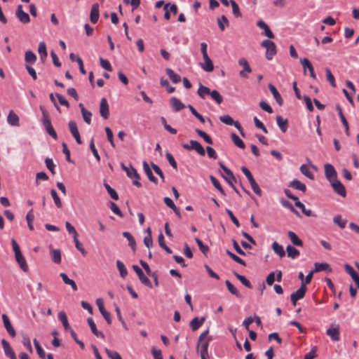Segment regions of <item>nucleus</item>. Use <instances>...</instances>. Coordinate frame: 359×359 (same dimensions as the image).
<instances>
[{"instance_id": "f3484780", "label": "nucleus", "mask_w": 359, "mask_h": 359, "mask_svg": "<svg viewBox=\"0 0 359 359\" xmlns=\"http://www.w3.org/2000/svg\"><path fill=\"white\" fill-rule=\"evenodd\" d=\"M300 62H301L303 69H304V73L306 74V69H308L310 72L311 77H312L313 79H316V74L314 72V68H313L312 64L310 62V61L307 58H303V59H301Z\"/></svg>"}, {"instance_id": "e433bc0d", "label": "nucleus", "mask_w": 359, "mask_h": 359, "mask_svg": "<svg viewBox=\"0 0 359 359\" xmlns=\"http://www.w3.org/2000/svg\"><path fill=\"white\" fill-rule=\"evenodd\" d=\"M166 74L169 79L174 83H177L181 81V76L176 74L172 69L166 68Z\"/></svg>"}, {"instance_id": "f8f14e48", "label": "nucleus", "mask_w": 359, "mask_h": 359, "mask_svg": "<svg viewBox=\"0 0 359 359\" xmlns=\"http://www.w3.org/2000/svg\"><path fill=\"white\" fill-rule=\"evenodd\" d=\"M2 320H3V323H4V327L6 330V331L8 332V333L9 334V335L11 337H15L16 335V332H15V329L13 328L7 314H6V313L2 314Z\"/></svg>"}, {"instance_id": "0e129e2a", "label": "nucleus", "mask_w": 359, "mask_h": 359, "mask_svg": "<svg viewBox=\"0 0 359 359\" xmlns=\"http://www.w3.org/2000/svg\"><path fill=\"white\" fill-rule=\"evenodd\" d=\"M230 4L232 7V11L236 18L241 17L242 14L237 3L234 0H230Z\"/></svg>"}, {"instance_id": "6ab92c4d", "label": "nucleus", "mask_w": 359, "mask_h": 359, "mask_svg": "<svg viewBox=\"0 0 359 359\" xmlns=\"http://www.w3.org/2000/svg\"><path fill=\"white\" fill-rule=\"evenodd\" d=\"M130 165V169H129L127 166H126V165L123 163H121V168L124 171H126V175L128 177L140 180V177L139 174L137 173L136 169H135L131 165Z\"/></svg>"}, {"instance_id": "49530a36", "label": "nucleus", "mask_w": 359, "mask_h": 359, "mask_svg": "<svg viewBox=\"0 0 359 359\" xmlns=\"http://www.w3.org/2000/svg\"><path fill=\"white\" fill-rule=\"evenodd\" d=\"M210 180L212 182V184H213V186L223 195V196H226V193L224 191V190L223 189L222 187L221 186L219 180L215 177L214 176L212 175H210Z\"/></svg>"}, {"instance_id": "72a5a7b5", "label": "nucleus", "mask_w": 359, "mask_h": 359, "mask_svg": "<svg viewBox=\"0 0 359 359\" xmlns=\"http://www.w3.org/2000/svg\"><path fill=\"white\" fill-rule=\"evenodd\" d=\"M257 25L261 28V29H264V34L269 39H273L274 38V34H273V32L271 31V29H269V26L262 20H259L257 22Z\"/></svg>"}, {"instance_id": "774afa93", "label": "nucleus", "mask_w": 359, "mask_h": 359, "mask_svg": "<svg viewBox=\"0 0 359 359\" xmlns=\"http://www.w3.org/2000/svg\"><path fill=\"white\" fill-rule=\"evenodd\" d=\"M50 194L53 197V199L54 201L55 205L59 208H62V203L61 200H60V197L58 196L56 191L55 189H51Z\"/></svg>"}, {"instance_id": "f704fd0d", "label": "nucleus", "mask_w": 359, "mask_h": 359, "mask_svg": "<svg viewBox=\"0 0 359 359\" xmlns=\"http://www.w3.org/2000/svg\"><path fill=\"white\" fill-rule=\"evenodd\" d=\"M58 319L61 321L65 330L67 331L71 329L66 313L65 311H61L58 313Z\"/></svg>"}, {"instance_id": "de8ad7c7", "label": "nucleus", "mask_w": 359, "mask_h": 359, "mask_svg": "<svg viewBox=\"0 0 359 359\" xmlns=\"http://www.w3.org/2000/svg\"><path fill=\"white\" fill-rule=\"evenodd\" d=\"M234 276L236 277L238 280H239L243 285H244L248 288H252V284L250 283V280H248L244 276H242L237 272H233Z\"/></svg>"}, {"instance_id": "423d86ee", "label": "nucleus", "mask_w": 359, "mask_h": 359, "mask_svg": "<svg viewBox=\"0 0 359 359\" xmlns=\"http://www.w3.org/2000/svg\"><path fill=\"white\" fill-rule=\"evenodd\" d=\"M96 304H97V307L99 309L100 312L101 313V314L102 315L104 318L106 320V321L108 323V325H111V323H112L111 318V314H110L109 312H108L105 309V308L104 306V303H103L102 299H101V298L97 299Z\"/></svg>"}, {"instance_id": "8fccbe9b", "label": "nucleus", "mask_w": 359, "mask_h": 359, "mask_svg": "<svg viewBox=\"0 0 359 359\" xmlns=\"http://www.w3.org/2000/svg\"><path fill=\"white\" fill-rule=\"evenodd\" d=\"M195 132L201 137H202L204 141L205 142H207L208 144H213V142H212V138L206 133H205L204 131L198 129V128H196L195 130Z\"/></svg>"}, {"instance_id": "c756f323", "label": "nucleus", "mask_w": 359, "mask_h": 359, "mask_svg": "<svg viewBox=\"0 0 359 359\" xmlns=\"http://www.w3.org/2000/svg\"><path fill=\"white\" fill-rule=\"evenodd\" d=\"M205 320V317H202L201 318H198V317H195L194 318H193L191 320L189 325H190L191 330L194 332V331L197 330L203 324Z\"/></svg>"}, {"instance_id": "79ce46f5", "label": "nucleus", "mask_w": 359, "mask_h": 359, "mask_svg": "<svg viewBox=\"0 0 359 359\" xmlns=\"http://www.w3.org/2000/svg\"><path fill=\"white\" fill-rule=\"evenodd\" d=\"M287 234H288V236H289L290 239L291 240L292 243L294 245H297V246H302L303 245L302 241L296 235L295 233L290 231H288Z\"/></svg>"}, {"instance_id": "dca6fc26", "label": "nucleus", "mask_w": 359, "mask_h": 359, "mask_svg": "<svg viewBox=\"0 0 359 359\" xmlns=\"http://www.w3.org/2000/svg\"><path fill=\"white\" fill-rule=\"evenodd\" d=\"M326 334L330 337L332 341H338L340 339L339 326L338 325L334 327L331 326L329 329L327 330Z\"/></svg>"}, {"instance_id": "e2e57ef3", "label": "nucleus", "mask_w": 359, "mask_h": 359, "mask_svg": "<svg viewBox=\"0 0 359 359\" xmlns=\"http://www.w3.org/2000/svg\"><path fill=\"white\" fill-rule=\"evenodd\" d=\"M301 172L307 177L309 179L313 180L314 176L313 173L309 170L308 166L306 164H303L300 167Z\"/></svg>"}, {"instance_id": "13d9d810", "label": "nucleus", "mask_w": 359, "mask_h": 359, "mask_svg": "<svg viewBox=\"0 0 359 359\" xmlns=\"http://www.w3.org/2000/svg\"><path fill=\"white\" fill-rule=\"evenodd\" d=\"M52 260L55 264L61 263V252L59 249H55L51 252Z\"/></svg>"}, {"instance_id": "6e6d98bb", "label": "nucleus", "mask_w": 359, "mask_h": 359, "mask_svg": "<svg viewBox=\"0 0 359 359\" xmlns=\"http://www.w3.org/2000/svg\"><path fill=\"white\" fill-rule=\"evenodd\" d=\"M280 203L282 204V205L286 208H288L289 210H290L292 212H294L296 215L297 216H300L299 212L293 207V205H292V203L290 202H289L288 201H286L283 198H282L280 201Z\"/></svg>"}, {"instance_id": "bb28decb", "label": "nucleus", "mask_w": 359, "mask_h": 359, "mask_svg": "<svg viewBox=\"0 0 359 359\" xmlns=\"http://www.w3.org/2000/svg\"><path fill=\"white\" fill-rule=\"evenodd\" d=\"M336 108H337V110L338 111L339 116L340 117L341 123L345 128L346 135L347 136H350L348 123V121H347L346 117L344 116V115L343 114L342 109L339 105H337Z\"/></svg>"}, {"instance_id": "680f3d73", "label": "nucleus", "mask_w": 359, "mask_h": 359, "mask_svg": "<svg viewBox=\"0 0 359 359\" xmlns=\"http://www.w3.org/2000/svg\"><path fill=\"white\" fill-rule=\"evenodd\" d=\"M210 95L211 96L212 99L214 100L218 104H220L223 102L222 96L216 90L211 91Z\"/></svg>"}, {"instance_id": "4c0bfd02", "label": "nucleus", "mask_w": 359, "mask_h": 359, "mask_svg": "<svg viewBox=\"0 0 359 359\" xmlns=\"http://www.w3.org/2000/svg\"><path fill=\"white\" fill-rule=\"evenodd\" d=\"M123 236L128 241V245L135 252L136 250V242L131 233L128 231H124L123 232Z\"/></svg>"}, {"instance_id": "cd10ccee", "label": "nucleus", "mask_w": 359, "mask_h": 359, "mask_svg": "<svg viewBox=\"0 0 359 359\" xmlns=\"http://www.w3.org/2000/svg\"><path fill=\"white\" fill-rule=\"evenodd\" d=\"M276 119L277 125L280 128V130L283 133H285L289 126L288 120L287 118H283L281 116H277Z\"/></svg>"}, {"instance_id": "473e14b6", "label": "nucleus", "mask_w": 359, "mask_h": 359, "mask_svg": "<svg viewBox=\"0 0 359 359\" xmlns=\"http://www.w3.org/2000/svg\"><path fill=\"white\" fill-rule=\"evenodd\" d=\"M170 104L175 111H180L185 108V105L181 102V100L175 97H172L170 99Z\"/></svg>"}, {"instance_id": "c9c22d12", "label": "nucleus", "mask_w": 359, "mask_h": 359, "mask_svg": "<svg viewBox=\"0 0 359 359\" xmlns=\"http://www.w3.org/2000/svg\"><path fill=\"white\" fill-rule=\"evenodd\" d=\"M60 276L62 278L63 282L66 284V285H69L72 287V289L74 290V291H77L78 290V287H77V285L76 284V283L74 282V280L72 279H70L68 276L65 273H61L60 274Z\"/></svg>"}, {"instance_id": "ea45409f", "label": "nucleus", "mask_w": 359, "mask_h": 359, "mask_svg": "<svg viewBox=\"0 0 359 359\" xmlns=\"http://www.w3.org/2000/svg\"><path fill=\"white\" fill-rule=\"evenodd\" d=\"M217 24L219 29L222 32H224L226 29V27L229 25V20L224 15H222L220 18H217Z\"/></svg>"}, {"instance_id": "6e6552de", "label": "nucleus", "mask_w": 359, "mask_h": 359, "mask_svg": "<svg viewBox=\"0 0 359 359\" xmlns=\"http://www.w3.org/2000/svg\"><path fill=\"white\" fill-rule=\"evenodd\" d=\"M325 175L330 182L337 179V171L332 164L326 163L325 165Z\"/></svg>"}, {"instance_id": "7c9ffc66", "label": "nucleus", "mask_w": 359, "mask_h": 359, "mask_svg": "<svg viewBox=\"0 0 359 359\" xmlns=\"http://www.w3.org/2000/svg\"><path fill=\"white\" fill-rule=\"evenodd\" d=\"M314 265H315L314 271H316V273L320 272V271H326L327 273H331L332 271V268L330 267V264H328L327 263H325V262H323V263L316 262V263H315Z\"/></svg>"}, {"instance_id": "3c124183", "label": "nucleus", "mask_w": 359, "mask_h": 359, "mask_svg": "<svg viewBox=\"0 0 359 359\" xmlns=\"http://www.w3.org/2000/svg\"><path fill=\"white\" fill-rule=\"evenodd\" d=\"M210 92L211 91L209 88L200 83L197 93L202 99H204L206 95H210Z\"/></svg>"}, {"instance_id": "7ed1b4c3", "label": "nucleus", "mask_w": 359, "mask_h": 359, "mask_svg": "<svg viewBox=\"0 0 359 359\" xmlns=\"http://www.w3.org/2000/svg\"><path fill=\"white\" fill-rule=\"evenodd\" d=\"M261 46L266 48V58L271 60L276 54L275 43L269 39H266L262 42Z\"/></svg>"}, {"instance_id": "4468645a", "label": "nucleus", "mask_w": 359, "mask_h": 359, "mask_svg": "<svg viewBox=\"0 0 359 359\" xmlns=\"http://www.w3.org/2000/svg\"><path fill=\"white\" fill-rule=\"evenodd\" d=\"M100 113L104 119H107L109 116V109L107 100L105 97H102L100 101Z\"/></svg>"}, {"instance_id": "4be33fe9", "label": "nucleus", "mask_w": 359, "mask_h": 359, "mask_svg": "<svg viewBox=\"0 0 359 359\" xmlns=\"http://www.w3.org/2000/svg\"><path fill=\"white\" fill-rule=\"evenodd\" d=\"M99 4L95 3L93 4L90 11V19L92 23L95 24L99 19Z\"/></svg>"}, {"instance_id": "f03ea898", "label": "nucleus", "mask_w": 359, "mask_h": 359, "mask_svg": "<svg viewBox=\"0 0 359 359\" xmlns=\"http://www.w3.org/2000/svg\"><path fill=\"white\" fill-rule=\"evenodd\" d=\"M241 170L243 172V174L246 176V177L248 178V180L249 181V183L250 184L251 188L253 190V191L257 195L261 196L262 194V191L261 189L259 188L258 184L256 182L255 180L254 179L252 173L248 170V168H247L245 166H243L241 168Z\"/></svg>"}, {"instance_id": "2f4dec72", "label": "nucleus", "mask_w": 359, "mask_h": 359, "mask_svg": "<svg viewBox=\"0 0 359 359\" xmlns=\"http://www.w3.org/2000/svg\"><path fill=\"white\" fill-rule=\"evenodd\" d=\"M289 187H292L294 189L299 190V191H302L303 193H305L306 191V185L302 183L297 179H294L292 181H291L289 184Z\"/></svg>"}, {"instance_id": "9d476101", "label": "nucleus", "mask_w": 359, "mask_h": 359, "mask_svg": "<svg viewBox=\"0 0 359 359\" xmlns=\"http://www.w3.org/2000/svg\"><path fill=\"white\" fill-rule=\"evenodd\" d=\"M15 15L19 21L22 24H27L30 22L29 15L22 10V6L21 4L17 6Z\"/></svg>"}, {"instance_id": "4d7b16f0", "label": "nucleus", "mask_w": 359, "mask_h": 359, "mask_svg": "<svg viewBox=\"0 0 359 359\" xmlns=\"http://www.w3.org/2000/svg\"><path fill=\"white\" fill-rule=\"evenodd\" d=\"M294 204H295V206H297V208H299L302 210V212L305 215H306L308 217L314 216L312 213L311 210H306L305 208V205L301 201H299V200H298Z\"/></svg>"}, {"instance_id": "09e8293b", "label": "nucleus", "mask_w": 359, "mask_h": 359, "mask_svg": "<svg viewBox=\"0 0 359 359\" xmlns=\"http://www.w3.org/2000/svg\"><path fill=\"white\" fill-rule=\"evenodd\" d=\"M225 284L230 293L237 297H241V294L239 293L237 288L229 280H226Z\"/></svg>"}, {"instance_id": "864d4df0", "label": "nucleus", "mask_w": 359, "mask_h": 359, "mask_svg": "<svg viewBox=\"0 0 359 359\" xmlns=\"http://www.w3.org/2000/svg\"><path fill=\"white\" fill-rule=\"evenodd\" d=\"M226 255L229 257H231L234 262H236L238 264H240L241 265L244 266L246 265L245 262L243 259L240 258L238 256H237L236 255H235L230 250H226Z\"/></svg>"}, {"instance_id": "393cba45", "label": "nucleus", "mask_w": 359, "mask_h": 359, "mask_svg": "<svg viewBox=\"0 0 359 359\" xmlns=\"http://www.w3.org/2000/svg\"><path fill=\"white\" fill-rule=\"evenodd\" d=\"M142 165H143L144 171L145 174L147 175L149 180L151 182H154V184H157L158 180L153 175V172H152L149 164L147 163V162L144 161Z\"/></svg>"}, {"instance_id": "338daca9", "label": "nucleus", "mask_w": 359, "mask_h": 359, "mask_svg": "<svg viewBox=\"0 0 359 359\" xmlns=\"http://www.w3.org/2000/svg\"><path fill=\"white\" fill-rule=\"evenodd\" d=\"M104 351L110 359H122L121 356L117 351H111L108 348H105Z\"/></svg>"}, {"instance_id": "1a4fd4ad", "label": "nucleus", "mask_w": 359, "mask_h": 359, "mask_svg": "<svg viewBox=\"0 0 359 359\" xmlns=\"http://www.w3.org/2000/svg\"><path fill=\"white\" fill-rule=\"evenodd\" d=\"M68 126L69 128V131L72 136L74 137L76 143L78 144H81L82 141L81 139L80 133L77 127V124L74 121H70L68 123Z\"/></svg>"}, {"instance_id": "58836bf2", "label": "nucleus", "mask_w": 359, "mask_h": 359, "mask_svg": "<svg viewBox=\"0 0 359 359\" xmlns=\"http://www.w3.org/2000/svg\"><path fill=\"white\" fill-rule=\"evenodd\" d=\"M38 52L40 55L41 60L43 62L45 61L48 56V53H47V50H46V43L43 41H41L39 43V48H38Z\"/></svg>"}, {"instance_id": "603ef678", "label": "nucleus", "mask_w": 359, "mask_h": 359, "mask_svg": "<svg viewBox=\"0 0 359 359\" xmlns=\"http://www.w3.org/2000/svg\"><path fill=\"white\" fill-rule=\"evenodd\" d=\"M116 266L120 272V276L123 278H124L128 275V271H127V269L126 268L124 264L121 261L117 260L116 261Z\"/></svg>"}, {"instance_id": "bf43d9fd", "label": "nucleus", "mask_w": 359, "mask_h": 359, "mask_svg": "<svg viewBox=\"0 0 359 359\" xmlns=\"http://www.w3.org/2000/svg\"><path fill=\"white\" fill-rule=\"evenodd\" d=\"M34 346L36 348V352H37L39 356L41 359H45V358H46L45 351H43V349L42 348V347L41 346L39 342L36 340V339H34Z\"/></svg>"}, {"instance_id": "412c9836", "label": "nucleus", "mask_w": 359, "mask_h": 359, "mask_svg": "<svg viewBox=\"0 0 359 359\" xmlns=\"http://www.w3.org/2000/svg\"><path fill=\"white\" fill-rule=\"evenodd\" d=\"M7 122L11 126H19V116L13 110H11L7 116Z\"/></svg>"}, {"instance_id": "39448f33", "label": "nucleus", "mask_w": 359, "mask_h": 359, "mask_svg": "<svg viewBox=\"0 0 359 359\" xmlns=\"http://www.w3.org/2000/svg\"><path fill=\"white\" fill-rule=\"evenodd\" d=\"M307 287L305 283H302L300 287L290 295V299L293 306H296L297 302L301 299H303L306 292Z\"/></svg>"}, {"instance_id": "052dcab7", "label": "nucleus", "mask_w": 359, "mask_h": 359, "mask_svg": "<svg viewBox=\"0 0 359 359\" xmlns=\"http://www.w3.org/2000/svg\"><path fill=\"white\" fill-rule=\"evenodd\" d=\"M34 219V215L33 214V210L31 209L28 213L26 215V219H27V225H28V228L29 229V230L31 231H33L34 229V226L32 224V222Z\"/></svg>"}, {"instance_id": "c85d7f7f", "label": "nucleus", "mask_w": 359, "mask_h": 359, "mask_svg": "<svg viewBox=\"0 0 359 359\" xmlns=\"http://www.w3.org/2000/svg\"><path fill=\"white\" fill-rule=\"evenodd\" d=\"M203 58L204 60V64H201L202 69L207 72H212L214 69V65L210 57L206 55L203 56Z\"/></svg>"}, {"instance_id": "5fc2aeb1", "label": "nucleus", "mask_w": 359, "mask_h": 359, "mask_svg": "<svg viewBox=\"0 0 359 359\" xmlns=\"http://www.w3.org/2000/svg\"><path fill=\"white\" fill-rule=\"evenodd\" d=\"M104 187L112 199L115 201L118 200V194L115 189L111 188L107 183H104Z\"/></svg>"}, {"instance_id": "c03bdc74", "label": "nucleus", "mask_w": 359, "mask_h": 359, "mask_svg": "<svg viewBox=\"0 0 359 359\" xmlns=\"http://www.w3.org/2000/svg\"><path fill=\"white\" fill-rule=\"evenodd\" d=\"M286 251L287 253V256L291 257L292 259H294L298 257L300 254L299 251L296 249L294 247L288 245L286 248Z\"/></svg>"}, {"instance_id": "aec40b11", "label": "nucleus", "mask_w": 359, "mask_h": 359, "mask_svg": "<svg viewBox=\"0 0 359 359\" xmlns=\"http://www.w3.org/2000/svg\"><path fill=\"white\" fill-rule=\"evenodd\" d=\"M238 65L243 67V70L241 71L239 73L241 77L248 78V75L245 73V72H247L248 73H250L252 72V69L250 67L248 61L245 58H241L238 60Z\"/></svg>"}, {"instance_id": "5701e85b", "label": "nucleus", "mask_w": 359, "mask_h": 359, "mask_svg": "<svg viewBox=\"0 0 359 359\" xmlns=\"http://www.w3.org/2000/svg\"><path fill=\"white\" fill-rule=\"evenodd\" d=\"M87 322L88 325L90 326V330L92 333L97 337H100L102 339H104V334L102 332L98 331L96 327V325L92 318H88L87 319Z\"/></svg>"}, {"instance_id": "f257e3e1", "label": "nucleus", "mask_w": 359, "mask_h": 359, "mask_svg": "<svg viewBox=\"0 0 359 359\" xmlns=\"http://www.w3.org/2000/svg\"><path fill=\"white\" fill-rule=\"evenodd\" d=\"M209 330L203 332L198 337L196 351L200 353L201 359H207L208 358V346L209 343L212 340V337H208L205 341L204 339L208 336Z\"/></svg>"}, {"instance_id": "37998d69", "label": "nucleus", "mask_w": 359, "mask_h": 359, "mask_svg": "<svg viewBox=\"0 0 359 359\" xmlns=\"http://www.w3.org/2000/svg\"><path fill=\"white\" fill-rule=\"evenodd\" d=\"M272 248L276 254H277L280 257H283L285 255V252L283 249V247L281 245H279L277 242H273L272 244Z\"/></svg>"}, {"instance_id": "a18cd8bd", "label": "nucleus", "mask_w": 359, "mask_h": 359, "mask_svg": "<svg viewBox=\"0 0 359 359\" xmlns=\"http://www.w3.org/2000/svg\"><path fill=\"white\" fill-rule=\"evenodd\" d=\"M25 60L28 64H34L36 60V56L32 50H27L25 55Z\"/></svg>"}, {"instance_id": "0eeeda50", "label": "nucleus", "mask_w": 359, "mask_h": 359, "mask_svg": "<svg viewBox=\"0 0 359 359\" xmlns=\"http://www.w3.org/2000/svg\"><path fill=\"white\" fill-rule=\"evenodd\" d=\"M133 269L137 273L140 282L144 285L147 286L149 287H152V285L150 280L144 275L142 270L137 265H133Z\"/></svg>"}, {"instance_id": "9b49d317", "label": "nucleus", "mask_w": 359, "mask_h": 359, "mask_svg": "<svg viewBox=\"0 0 359 359\" xmlns=\"http://www.w3.org/2000/svg\"><path fill=\"white\" fill-rule=\"evenodd\" d=\"M330 183L335 193L338 194L339 196L342 197H346V191L345 187L339 180L337 179Z\"/></svg>"}, {"instance_id": "a19ab883", "label": "nucleus", "mask_w": 359, "mask_h": 359, "mask_svg": "<svg viewBox=\"0 0 359 359\" xmlns=\"http://www.w3.org/2000/svg\"><path fill=\"white\" fill-rule=\"evenodd\" d=\"M231 138L236 147H238L240 149H245V143L236 133H232L231 134Z\"/></svg>"}, {"instance_id": "a211bd4d", "label": "nucleus", "mask_w": 359, "mask_h": 359, "mask_svg": "<svg viewBox=\"0 0 359 359\" xmlns=\"http://www.w3.org/2000/svg\"><path fill=\"white\" fill-rule=\"evenodd\" d=\"M15 258L20 268L24 271L27 272L29 270L28 265L27 264L26 259L25 257L23 256L22 253H18L15 255Z\"/></svg>"}, {"instance_id": "b1692460", "label": "nucleus", "mask_w": 359, "mask_h": 359, "mask_svg": "<svg viewBox=\"0 0 359 359\" xmlns=\"http://www.w3.org/2000/svg\"><path fill=\"white\" fill-rule=\"evenodd\" d=\"M344 268L346 271L351 276L354 282L356 283L358 289H359V275L355 272V271L353 269V267L348 264H346L344 265Z\"/></svg>"}, {"instance_id": "a878e982", "label": "nucleus", "mask_w": 359, "mask_h": 359, "mask_svg": "<svg viewBox=\"0 0 359 359\" xmlns=\"http://www.w3.org/2000/svg\"><path fill=\"white\" fill-rule=\"evenodd\" d=\"M268 87H269V89L270 90L271 93H272L273 97L276 100L277 103L280 106H282L283 104V99L281 97L280 94L279 93V92L276 89V88L273 84H271V83H269Z\"/></svg>"}, {"instance_id": "69168bd1", "label": "nucleus", "mask_w": 359, "mask_h": 359, "mask_svg": "<svg viewBox=\"0 0 359 359\" xmlns=\"http://www.w3.org/2000/svg\"><path fill=\"white\" fill-rule=\"evenodd\" d=\"M326 78L327 81L332 87H336L335 79L331 70L329 68L325 69Z\"/></svg>"}, {"instance_id": "20e7f679", "label": "nucleus", "mask_w": 359, "mask_h": 359, "mask_svg": "<svg viewBox=\"0 0 359 359\" xmlns=\"http://www.w3.org/2000/svg\"><path fill=\"white\" fill-rule=\"evenodd\" d=\"M220 121H222L223 123L228 125V126H234L240 132V134L242 137H245V133L243 131V129L241 126V125L239 123L238 121H235L231 116L229 115H224L219 117Z\"/></svg>"}, {"instance_id": "ddd939ff", "label": "nucleus", "mask_w": 359, "mask_h": 359, "mask_svg": "<svg viewBox=\"0 0 359 359\" xmlns=\"http://www.w3.org/2000/svg\"><path fill=\"white\" fill-rule=\"evenodd\" d=\"M41 121H42V124L44 126V128H45L46 133L50 137H52L55 140H57V135L52 126L50 119L48 118V119L41 120Z\"/></svg>"}, {"instance_id": "2eb2a0df", "label": "nucleus", "mask_w": 359, "mask_h": 359, "mask_svg": "<svg viewBox=\"0 0 359 359\" xmlns=\"http://www.w3.org/2000/svg\"><path fill=\"white\" fill-rule=\"evenodd\" d=\"M1 345L5 355L10 359H17L15 352L11 348L10 344L4 339L1 340Z\"/></svg>"}]
</instances>
